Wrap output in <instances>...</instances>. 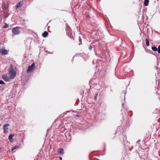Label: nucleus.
<instances>
[{
  "label": "nucleus",
  "instance_id": "obj_7",
  "mask_svg": "<svg viewBox=\"0 0 160 160\" xmlns=\"http://www.w3.org/2000/svg\"><path fill=\"white\" fill-rule=\"evenodd\" d=\"M14 135L13 134H10L9 137H8V138L9 140V141L10 142H12L13 141V137L14 136Z\"/></svg>",
  "mask_w": 160,
  "mask_h": 160
},
{
  "label": "nucleus",
  "instance_id": "obj_18",
  "mask_svg": "<svg viewBox=\"0 0 160 160\" xmlns=\"http://www.w3.org/2000/svg\"><path fill=\"white\" fill-rule=\"evenodd\" d=\"M98 93H97L96 94V95H95V97H94V98H95V100H96V98H97V97L98 96Z\"/></svg>",
  "mask_w": 160,
  "mask_h": 160
},
{
  "label": "nucleus",
  "instance_id": "obj_5",
  "mask_svg": "<svg viewBox=\"0 0 160 160\" xmlns=\"http://www.w3.org/2000/svg\"><path fill=\"white\" fill-rule=\"evenodd\" d=\"M9 126V124H7L4 125L3 127L4 132L7 133L8 132V127Z\"/></svg>",
  "mask_w": 160,
  "mask_h": 160
},
{
  "label": "nucleus",
  "instance_id": "obj_14",
  "mask_svg": "<svg viewBox=\"0 0 160 160\" xmlns=\"http://www.w3.org/2000/svg\"><path fill=\"white\" fill-rule=\"evenodd\" d=\"M8 27V25L7 24V23H5V26L3 27V28H7Z\"/></svg>",
  "mask_w": 160,
  "mask_h": 160
},
{
  "label": "nucleus",
  "instance_id": "obj_6",
  "mask_svg": "<svg viewBox=\"0 0 160 160\" xmlns=\"http://www.w3.org/2000/svg\"><path fill=\"white\" fill-rule=\"evenodd\" d=\"M2 78L6 82L9 81L10 79L8 77L7 75L6 74L3 75L2 76Z\"/></svg>",
  "mask_w": 160,
  "mask_h": 160
},
{
  "label": "nucleus",
  "instance_id": "obj_21",
  "mask_svg": "<svg viewBox=\"0 0 160 160\" xmlns=\"http://www.w3.org/2000/svg\"><path fill=\"white\" fill-rule=\"evenodd\" d=\"M123 105H124V104H122V106H123Z\"/></svg>",
  "mask_w": 160,
  "mask_h": 160
},
{
  "label": "nucleus",
  "instance_id": "obj_3",
  "mask_svg": "<svg viewBox=\"0 0 160 160\" xmlns=\"http://www.w3.org/2000/svg\"><path fill=\"white\" fill-rule=\"evenodd\" d=\"M35 65L34 63H32L31 66H29L28 67V69L27 70V72L29 73L31 71H32L34 68Z\"/></svg>",
  "mask_w": 160,
  "mask_h": 160
},
{
  "label": "nucleus",
  "instance_id": "obj_1",
  "mask_svg": "<svg viewBox=\"0 0 160 160\" xmlns=\"http://www.w3.org/2000/svg\"><path fill=\"white\" fill-rule=\"evenodd\" d=\"M8 75L10 79H13L16 75V71L13 68L12 65H11V67L8 69Z\"/></svg>",
  "mask_w": 160,
  "mask_h": 160
},
{
  "label": "nucleus",
  "instance_id": "obj_17",
  "mask_svg": "<svg viewBox=\"0 0 160 160\" xmlns=\"http://www.w3.org/2000/svg\"><path fill=\"white\" fill-rule=\"evenodd\" d=\"M158 52L160 53V45H159L158 47Z\"/></svg>",
  "mask_w": 160,
  "mask_h": 160
},
{
  "label": "nucleus",
  "instance_id": "obj_16",
  "mask_svg": "<svg viewBox=\"0 0 160 160\" xmlns=\"http://www.w3.org/2000/svg\"><path fill=\"white\" fill-rule=\"evenodd\" d=\"M20 3L19 2L17 4V6H16V8H18L19 7H20Z\"/></svg>",
  "mask_w": 160,
  "mask_h": 160
},
{
  "label": "nucleus",
  "instance_id": "obj_20",
  "mask_svg": "<svg viewBox=\"0 0 160 160\" xmlns=\"http://www.w3.org/2000/svg\"><path fill=\"white\" fill-rule=\"evenodd\" d=\"M59 158L60 159V160H62V158L61 157H59Z\"/></svg>",
  "mask_w": 160,
  "mask_h": 160
},
{
  "label": "nucleus",
  "instance_id": "obj_4",
  "mask_svg": "<svg viewBox=\"0 0 160 160\" xmlns=\"http://www.w3.org/2000/svg\"><path fill=\"white\" fill-rule=\"evenodd\" d=\"M0 53L2 55H6L8 53V52L4 48H2L0 50Z\"/></svg>",
  "mask_w": 160,
  "mask_h": 160
},
{
  "label": "nucleus",
  "instance_id": "obj_15",
  "mask_svg": "<svg viewBox=\"0 0 160 160\" xmlns=\"http://www.w3.org/2000/svg\"><path fill=\"white\" fill-rule=\"evenodd\" d=\"M0 84H3V85H4V84H5V83H4V82L3 81H2V80H0Z\"/></svg>",
  "mask_w": 160,
  "mask_h": 160
},
{
  "label": "nucleus",
  "instance_id": "obj_13",
  "mask_svg": "<svg viewBox=\"0 0 160 160\" xmlns=\"http://www.w3.org/2000/svg\"><path fill=\"white\" fill-rule=\"evenodd\" d=\"M146 44L147 46H148L149 45V43L148 40L147 39H146Z\"/></svg>",
  "mask_w": 160,
  "mask_h": 160
},
{
  "label": "nucleus",
  "instance_id": "obj_10",
  "mask_svg": "<svg viewBox=\"0 0 160 160\" xmlns=\"http://www.w3.org/2000/svg\"><path fill=\"white\" fill-rule=\"evenodd\" d=\"M149 3V0H145L144 2V4L145 6H147L148 5Z\"/></svg>",
  "mask_w": 160,
  "mask_h": 160
},
{
  "label": "nucleus",
  "instance_id": "obj_11",
  "mask_svg": "<svg viewBox=\"0 0 160 160\" xmlns=\"http://www.w3.org/2000/svg\"><path fill=\"white\" fill-rule=\"evenodd\" d=\"M152 49L154 51H158L157 48L156 47H152Z\"/></svg>",
  "mask_w": 160,
  "mask_h": 160
},
{
  "label": "nucleus",
  "instance_id": "obj_22",
  "mask_svg": "<svg viewBox=\"0 0 160 160\" xmlns=\"http://www.w3.org/2000/svg\"><path fill=\"white\" fill-rule=\"evenodd\" d=\"M159 160H160V159Z\"/></svg>",
  "mask_w": 160,
  "mask_h": 160
},
{
  "label": "nucleus",
  "instance_id": "obj_12",
  "mask_svg": "<svg viewBox=\"0 0 160 160\" xmlns=\"http://www.w3.org/2000/svg\"><path fill=\"white\" fill-rule=\"evenodd\" d=\"M18 146H15L14 147H13L12 149V151H13L14 149H16L17 148H18Z\"/></svg>",
  "mask_w": 160,
  "mask_h": 160
},
{
  "label": "nucleus",
  "instance_id": "obj_19",
  "mask_svg": "<svg viewBox=\"0 0 160 160\" xmlns=\"http://www.w3.org/2000/svg\"><path fill=\"white\" fill-rule=\"evenodd\" d=\"M92 47L90 45L89 47V48L90 50H91L92 49Z\"/></svg>",
  "mask_w": 160,
  "mask_h": 160
},
{
  "label": "nucleus",
  "instance_id": "obj_9",
  "mask_svg": "<svg viewBox=\"0 0 160 160\" xmlns=\"http://www.w3.org/2000/svg\"><path fill=\"white\" fill-rule=\"evenodd\" d=\"M58 152L60 154H63L64 153L63 149L62 148L59 149Z\"/></svg>",
  "mask_w": 160,
  "mask_h": 160
},
{
  "label": "nucleus",
  "instance_id": "obj_2",
  "mask_svg": "<svg viewBox=\"0 0 160 160\" xmlns=\"http://www.w3.org/2000/svg\"><path fill=\"white\" fill-rule=\"evenodd\" d=\"M20 28L19 27H17L12 28V32L15 35H18L20 33L19 29Z\"/></svg>",
  "mask_w": 160,
  "mask_h": 160
},
{
  "label": "nucleus",
  "instance_id": "obj_8",
  "mask_svg": "<svg viewBox=\"0 0 160 160\" xmlns=\"http://www.w3.org/2000/svg\"><path fill=\"white\" fill-rule=\"evenodd\" d=\"M48 32L47 31H45L42 34V36L43 37H46L48 35Z\"/></svg>",
  "mask_w": 160,
  "mask_h": 160
}]
</instances>
